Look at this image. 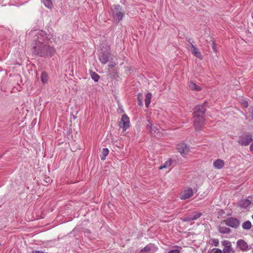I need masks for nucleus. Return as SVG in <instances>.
<instances>
[{"mask_svg":"<svg viewBox=\"0 0 253 253\" xmlns=\"http://www.w3.org/2000/svg\"><path fill=\"white\" fill-rule=\"evenodd\" d=\"M213 166L217 169H222L224 165V162L222 160L217 159L213 162Z\"/></svg>","mask_w":253,"mask_h":253,"instance_id":"15","label":"nucleus"},{"mask_svg":"<svg viewBox=\"0 0 253 253\" xmlns=\"http://www.w3.org/2000/svg\"><path fill=\"white\" fill-rule=\"evenodd\" d=\"M222 244L226 248L227 246H231L230 242L227 240H224L222 242Z\"/></svg>","mask_w":253,"mask_h":253,"instance_id":"33","label":"nucleus"},{"mask_svg":"<svg viewBox=\"0 0 253 253\" xmlns=\"http://www.w3.org/2000/svg\"><path fill=\"white\" fill-rule=\"evenodd\" d=\"M176 149L182 156H185L189 151V148L185 143H180L177 145Z\"/></svg>","mask_w":253,"mask_h":253,"instance_id":"9","label":"nucleus"},{"mask_svg":"<svg viewBox=\"0 0 253 253\" xmlns=\"http://www.w3.org/2000/svg\"><path fill=\"white\" fill-rule=\"evenodd\" d=\"M218 231L219 233L222 234H229L231 232V229L229 228L220 226H218Z\"/></svg>","mask_w":253,"mask_h":253,"instance_id":"17","label":"nucleus"},{"mask_svg":"<svg viewBox=\"0 0 253 253\" xmlns=\"http://www.w3.org/2000/svg\"><path fill=\"white\" fill-rule=\"evenodd\" d=\"M250 197L252 198V196H248V198H250Z\"/></svg>","mask_w":253,"mask_h":253,"instance_id":"42","label":"nucleus"},{"mask_svg":"<svg viewBox=\"0 0 253 253\" xmlns=\"http://www.w3.org/2000/svg\"><path fill=\"white\" fill-rule=\"evenodd\" d=\"M186 40L189 42V43L190 44V47H191V43H192V44H193V43L194 42V41L190 38H188V37L186 38Z\"/></svg>","mask_w":253,"mask_h":253,"instance_id":"36","label":"nucleus"},{"mask_svg":"<svg viewBox=\"0 0 253 253\" xmlns=\"http://www.w3.org/2000/svg\"><path fill=\"white\" fill-rule=\"evenodd\" d=\"M142 99V94L141 93H138L137 96V100L138 102V105L140 106H142L143 105Z\"/></svg>","mask_w":253,"mask_h":253,"instance_id":"29","label":"nucleus"},{"mask_svg":"<svg viewBox=\"0 0 253 253\" xmlns=\"http://www.w3.org/2000/svg\"><path fill=\"white\" fill-rule=\"evenodd\" d=\"M36 37L37 38L35 39L33 43H46V42H48L50 39L49 35L47 34L45 31L42 30L39 31L36 33Z\"/></svg>","mask_w":253,"mask_h":253,"instance_id":"5","label":"nucleus"},{"mask_svg":"<svg viewBox=\"0 0 253 253\" xmlns=\"http://www.w3.org/2000/svg\"><path fill=\"white\" fill-rule=\"evenodd\" d=\"M211 241L212 242V245H213L215 247L218 246L219 241L217 239H211Z\"/></svg>","mask_w":253,"mask_h":253,"instance_id":"32","label":"nucleus"},{"mask_svg":"<svg viewBox=\"0 0 253 253\" xmlns=\"http://www.w3.org/2000/svg\"><path fill=\"white\" fill-rule=\"evenodd\" d=\"M152 98V94L150 92H148L145 95V104L147 108H148L149 106V104L151 101V99Z\"/></svg>","mask_w":253,"mask_h":253,"instance_id":"19","label":"nucleus"},{"mask_svg":"<svg viewBox=\"0 0 253 253\" xmlns=\"http://www.w3.org/2000/svg\"><path fill=\"white\" fill-rule=\"evenodd\" d=\"M224 222L227 226L235 229L237 228L240 225L239 219L233 217H228Z\"/></svg>","mask_w":253,"mask_h":253,"instance_id":"7","label":"nucleus"},{"mask_svg":"<svg viewBox=\"0 0 253 253\" xmlns=\"http://www.w3.org/2000/svg\"><path fill=\"white\" fill-rule=\"evenodd\" d=\"M193 195V190L191 187L184 190L180 195V198L182 200H186L190 198Z\"/></svg>","mask_w":253,"mask_h":253,"instance_id":"10","label":"nucleus"},{"mask_svg":"<svg viewBox=\"0 0 253 253\" xmlns=\"http://www.w3.org/2000/svg\"><path fill=\"white\" fill-rule=\"evenodd\" d=\"M111 55L110 45L107 43H102L100 45V51L98 59L102 64H106Z\"/></svg>","mask_w":253,"mask_h":253,"instance_id":"4","label":"nucleus"},{"mask_svg":"<svg viewBox=\"0 0 253 253\" xmlns=\"http://www.w3.org/2000/svg\"><path fill=\"white\" fill-rule=\"evenodd\" d=\"M237 246L243 251H247L249 250L248 245L244 240H239L237 242Z\"/></svg>","mask_w":253,"mask_h":253,"instance_id":"11","label":"nucleus"},{"mask_svg":"<svg viewBox=\"0 0 253 253\" xmlns=\"http://www.w3.org/2000/svg\"><path fill=\"white\" fill-rule=\"evenodd\" d=\"M91 77L92 79L95 82H98L100 76L95 72H91L90 73Z\"/></svg>","mask_w":253,"mask_h":253,"instance_id":"26","label":"nucleus"},{"mask_svg":"<svg viewBox=\"0 0 253 253\" xmlns=\"http://www.w3.org/2000/svg\"><path fill=\"white\" fill-rule=\"evenodd\" d=\"M202 215V212L200 211H194L193 212V214L192 215V218L193 220H195L200 217Z\"/></svg>","mask_w":253,"mask_h":253,"instance_id":"24","label":"nucleus"},{"mask_svg":"<svg viewBox=\"0 0 253 253\" xmlns=\"http://www.w3.org/2000/svg\"><path fill=\"white\" fill-rule=\"evenodd\" d=\"M220 214L221 215L222 213H224L223 210H221L219 211Z\"/></svg>","mask_w":253,"mask_h":253,"instance_id":"40","label":"nucleus"},{"mask_svg":"<svg viewBox=\"0 0 253 253\" xmlns=\"http://www.w3.org/2000/svg\"><path fill=\"white\" fill-rule=\"evenodd\" d=\"M242 105L245 108H247L249 106L248 102L246 100H244L242 102Z\"/></svg>","mask_w":253,"mask_h":253,"instance_id":"34","label":"nucleus"},{"mask_svg":"<svg viewBox=\"0 0 253 253\" xmlns=\"http://www.w3.org/2000/svg\"><path fill=\"white\" fill-rule=\"evenodd\" d=\"M117 64L115 62H111L110 61L109 64H108V67H110V68H113Z\"/></svg>","mask_w":253,"mask_h":253,"instance_id":"37","label":"nucleus"},{"mask_svg":"<svg viewBox=\"0 0 253 253\" xmlns=\"http://www.w3.org/2000/svg\"><path fill=\"white\" fill-rule=\"evenodd\" d=\"M231 250V246H227L226 248H224L223 250V253H230Z\"/></svg>","mask_w":253,"mask_h":253,"instance_id":"30","label":"nucleus"},{"mask_svg":"<svg viewBox=\"0 0 253 253\" xmlns=\"http://www.w3.org/2000/svg\"><path fill=\"white\" fill-rule=\"evenodd\" d=\"M42 2L43 3L44 6L49 9H51L53 6V3L51 0H41Z\"/></svg>","mask_w":253,"mask_h":253,"instance_id":"21","label":"nucleus"},{"mask_svg":"<svg viewBox=\"0 0 253 253\" xmlns=\"http://www.w3.org/2000/svg\"><path fill=\"white\" fill-rule=\"evenodd\" d=\"M252 227L251 222L248 220L244 222L242 224V227L244 229L248 230L250 229Z\"/></svg>","mask_w":253,"mask_h":253,"instance_id":"27","label":"nucleus"},{"mask_svg":"<svg viewBox=\"0 0 253 253\" xmlns=\"http://www.w3.org/2000/svg\"><path fill=\"white\" fill-rule=\"evenodd\" d=\"M110 15L113 18L114 22L119 24L125 15V11L120 4H114L111 8Z\"/></svg>","mask_w":253,"mask_h":253,"instance_id":"3","label":"nucleus"},{"mask_svg":"<svg viewBox=\"0 0 253 253\" xmlns=\"http://www.w3.org/2000/svg\"><path fill=\"white\" fill-rule=\"evenodd\" d=\"M253 136L251 134L240 137L238 140V143L241 146H248L253 141Z\"/></svg>","mask_w":253,"mask_h":253,"instance_id":"8","label":"nucleus"},{"mask_svg":"<svg viewBox=\"0 0 253 253\" xmlns=\"http://www.w3.org/2000/svg\"><path fill=\"white\" fill-rule=\"evenodd\" d=\"M180 253V250H177V249H174V250H170L168 252V253Z\"/></svg>","mask_w":253,"mask_h":253,"instance_id":"38","label":"nucleus"},{"mask_svg":"<svg viewBox=\"0 0 253 253\" xmlns=\"http://www.w3.org/2000/svg\"><path fill=\"white\" fill-rule=\"evenodd\" d=\"M250 149L251 151L253 152V142L251 144L250 146Z\"/></svg>","mask_w":253,"mask_h":253,"instance_id":"39","label":"nucleus"},{"mask_svg":"<svg viewBox=\"0 0 253 253\" xmlns=\"http://www.w3.org/2000/svg\"><path fill=\"white\" fill-rule=\"evenodd\" d=\"M182 220L185 222H190L193 220L192 218V215H190L185 217Z\"/></svg>","mask_w":253,"mask_h":253,"instance_id":"31","label":"nucleus"},{"mask_svg":"<svg viewBox=\"0 0 253 253\" xmlns=\"http://www.w3.org/2000/svg\"><path fill=\"white\" fill-rule=\"evenodd\" d=\"M212 50H213V51H214V52H215V53H216V52H217V49H216V43H215V42H214V41H212Z\"/></svg>","mask_w":253,"mask_h":253,"instance_id":"35","label":"nucleus"},{"mask_svg":"<svg viewBox=\"0 0 253 253\" xmlns=\"http://www.w3.org/2000/svg\"><path fill=\"white\" fill-rule=\"evenodd\" d=\"M148 123L146 125V129L149 131V133L153 130L154 126H153L152 123L150 122L149 120H146Z\"/></svg>","mask_w":253,"mask_h":253,"instance_id":"28","label":"nucleus"},{"mask_svg":"<svg viewBox=\"0 0 253 253\" xmlns=\"http://www.w3.org/2000/svg\"><path fill=\"white\" fill-rule=\"evenodd\" d=\"M73 118H74V119H76V117H75V116H73Z\"/></svg>","mask_w":253,"mask_h":253,"instance_id":"43","label":"nucleus"},{"mask_svg":"<svg viewBox=\"0 0 253 253\" xmlns=\"http://www.w3.org/2000/svg\"><path fill=\"white\" fill-rule=\"evenodd\" d=\"M251 204V201L249 199H244L239 202V206L243 208H246Z\"/></svg>","mask_w":253,"mask_h":253,"instance_id":"14","label":"nucleus"},{"mask_svg":"<svg viewBox=\"0 0 253 253\" xmlns=\"http://www.w3.org/2000/svg\"><path fill=\"white\" fill-rule=\"evenodd\" d=\"M150 133L153 136L158 138H161L163 136L162 133L160 131V129L155 126L154 127L153 130Z\"/></svg>","mask_w":253,"mask_h":253,"instance_id":"13","label":"nucleus"},{"mask_svg":"<svg viewBox=\"0 0 253 253\" xmlns=\"http://www.w3.org/2000/svg\"><path fill=\"white\" fill-rule=\"evenodd\" d=\"M109 150L107 148H104L101 151V154L100 155V159L102 161H104L106 159V156L109 154Z\"/></svg>","mask_w":253,"mask_h":253,"instance_id":"16","label":"nucleus"},{"mask_svg":"<svg viewBox=\"0 0 253 253\" xmlns=\"http://www.w3.org/2000/svg\"><path fill=\"white\" fill-rule=\"evenodd\" d=\"M32 50L33 54L44 58L51 57L56 52L53 47L43 42L33 43Z\"/></svg>","mask_w":253,"mask_h":253,"instance_id":"2","label":"nucleus"},{"mask_svg":"<svg viewBox=\"0 0 253 253\" xmlns=\"http://www.w3.org/2000/svg\"><path fill=\"white\" fill-rule=\"evenodd\" d=\"M190 47V51L191 53L196 57L202 59V55L199 49L193 44H192V43H191V46Z\"/></svg>","mask_w":253,"mask_h":253,"instance_id":"12","label":"nucleus"},{"mask_svg":"<svg viewBox=\"0 0 253 253\" xmlns=\"http://www.w3.org/2000/svg\"><path fill=\"white\" fill-rule=\"evenodd\" d=\"M174 161L171 159L169 158L168 161H166L163 165L160 167V169H162L163 168H166L170 167Z\"/></svg>","mask_w":253,"mask_h":253,"instance_id":"20","label":"nucleus"},{"mask_svg":"<svg viewBox=\"0 0 253 253\" xmlns=\"http://www.w3.org/2000/svg\"><path fill=\"white\" fill-rule=\"evenodd\" d=\"M252 17H253V15H252Z\"/></svg>","mask_w":253,"mask_h":253,"instance_id":"44","label":"nucleus"},{"mask_svg":"<svg viewBox=\"0 0 253 253\" xmlns=\"http://www.w3.org/2000/svg\"><path fill=\"white\" fill-rule=\"evenodd\" d=\"M119 126L123 128V131H125L130 126L129 119L126 114H124L122 115Z\"/></svg>","mask_w":253,"mask_h":253,"instance_id":"6","label":"nucleus"},{"mask_svg":"<svg viewBox=\"0 0 253 253\" xmlns=\"http://www.w3.org/2000/svg\"><path fill=\"white\" fill-rule=\"evenodd\" d=\"M154 246V244L150 243L147 245L144 248L140 250V252L141 253H148L149 252L152 248Z\"/></svg>","mask_w":253,"mask_h":253,"instance_id":"18","label":"nucleus"},{"mask_svg":"<svg viewBox=\"0 0 253 253\" xmlns=\"http://www.w3.org/2000/svg\"><path fill=\"white\" fill-rule=\"evenodd\" d=\"M207 102L196 105L193 109L192 113L193 118V126L197 131L201 130L205 121V114L207 111Z\"/></svg>","mask_w":253,"mask_h":253,"instance_id":"1","label":"nucleus"},{"mask_svg":"<svg viewBox=\"0 0 253 253\" xmlns=\"http://www.w3.org/2000/svg\"><path fill=\"white\" fill-rule=\"evenodd\" d=\"M189 86V87L193 90L200 91L201 90V87L197 85L193 82H190Z\"/></svg>","mask_w":253,"mask_h":253,"instance_id":"22","label":"nucleus"},{"mask_svg":"<svg viewBox=\"0 0 253 253\" xmlns=\"http://www.w3.org/2000/svg\"><path fill=\"white\" fill-rule=\"evenodd\" d=\"M109 75L111 77L116 79L118 77V70L117 69H113L111 71L109 72Z\"/></svg>","mask_w":253,"mask_h":253,"instance_id":"25","label":"nucleus"},{"mask_svg":"<svg viewBox=\"0 0 253 253\" xmlns=\"http://www.w3.org/2000/svg\"><path fill=\"white\" fill-rule=\"evenodd\" d=\"M251 117L252 119H253V109L252 110V111L251 112Z\"/></svg>","mask_w":253,"mask_h":253,"instance_id":"41","label":"nucleus"},{"mask_svg":"<svg viewBox=\"0 0 253 253\" xmlns=\"http://www.w3.org/2000/svg\"><path fill=\"white\" fill-rule=\"evenodd\" d=\"M41 81L42 82V83H43V84L47 83L48 82V76L47 74L45 72H42L41 76Z\"/></svg>","mask_w":253,"mask_h":253,"instance_id":"23","label":"nucleus"}]
</instances>
